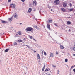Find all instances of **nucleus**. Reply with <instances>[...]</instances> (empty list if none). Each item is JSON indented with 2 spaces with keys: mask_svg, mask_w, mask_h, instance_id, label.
I'll list each match as a JSON object with an SVG mask.
<instances>
[{
  "mask_svg": "<svg viewBox=\"0 0 75 75\" xmlns=\"http://www.w3.org/2000/svg\"><path fill=\"white\" fill-rule=\"evenodd\" d=\"M42 60H43V58H42Z\"/></svg>",
  "mask_w": 75,
  "mask_h": 75,
  "instance_id": "52",
  "label": "nucleus"
},
{
  "mask_svg": "<svg viewBox=\"0 0 75 75\" xmlns=\"http://www.w3.org/2000/svg\"><path fill=\"white\" fill-rule=\"evenodd\" d=\"M67 24L69 25V24H71V22L70 21H68L67 22Z\"/></svg>",
  "mask_w": 75,
  "mask_h": 75,
  "instance_id": "12",
  "label": "nucleus"
},
{
  "mask_svg": "<svg viewBox=\"0 0 75 75\" xmlns=\"http://www.w3.org/2000/svg\"><path fill=\"white\" fill-rule=\"evenodd\" d=\"M44 52V50H43L42 52V54H43V52Z\"/></svg>",
  "mask_w": 75,
  "mask_h": 75,
  "instance_id": "44",
  "label": "nucleus"
},
{
  "mask_svg": "<svg viewBox=\"0 0 75 75\" xmlns=\"http://www.w3.org/2000/svg\"><path fill=\"white\" fill-rule=\"evenodd\" d=\"M58 4H59V3H58V2L57 3V2L56 3V5H58Z\"/></svg>",
  "mask_w": 75,
  "mask_h": 75,
  "instance_id": "37",
  "label": "nucleus"
},
{
  "mask_svg": "<svg viewBox=\"0 0 75 75\" xmlns=\"http://www.w3.org/2000/svg\"><path fill=\"white\" fill-rule=\"evenodd\" d=\"M48 75H50V74H49Z\"/></svg>",
  "mask_w": 75,
  "mask_h": 75,
  "instance_id": "62",
  "label": "nucleus"
},
{
  "mask_svg": "<svg viewBox=\"0 0 75 75\" xmlns=\"http://www.w3.org/2000/svg\"><path fill=\"white\" fill-rule=\"evenodd\" d=\"M20 25H21L22 24V23H20Z\"/></svg>",
  "mask_w": 75,
  "mask_h": 75,
  "instance_id": "47",
  "label": "nucleus"
},
{
  "mask_svg": "<svg viewBox=\"0 0 75 75\" xmlns=\"http://www.w3.org/2000/svg\"><path fill=\"white\" fill-rule=\"evenodd\" d=\"M11 1V0H8V2H10Z\"/></svg>",
  "mask_w": 75,
  "mask_h": 75,
  "instance_id": "46",
  "label": "nucleus"
},
{
  "mask_svg": "<svg viewBox=\"0 0 75 75\" xmlns=\"http://www.w3.org/2000/svg\"><path fill=\"white\" fill-rule=\"evenodd\" d=\"M21 1L22 2H24V1H25V0H21Z\"/></svg>",
  "mask_w": 75,
  "mask_h": 75,
  "instance_id": "36",
  "label": "nucleus"
},
{
  "mask_svg": "<svg viewBox=\"0 0 75 75\" xmlns=\"http://www.w3.org/2000/svg\"><path fill=\"white\" fill-rule=\"evenodd\" d=\"M22 42V40H18V42Z\"/></svg>",
  "mask_w": 75,
  "mask_h": 75,
  "instance_id": "17",
  "label": "nucleus"
},
{
  "mask_svg": "<svg viewBox=\"0 0 75 75\" xmlns=\"http://www.w3.org/2000/svg\"><path fill=\"white\" fill-rule=\"evenodd\" d=\"M16 35H21V33L20 32H18L17 33Z\"/></svg>",
  "mask_w": 75,
  "mask_h": 75,
  "instance_id": "8",
  "label": "nucleus"
},
{
  "mask_svg": "<svg viewBox=\"0 0 75 75\" xmlns=\"http://www.w3.org/2000/svg\"><path fill=\"white\" fill-rule=\"evenodd\" d=\"M65 62H68V59H65Z\"/></svg>",
  "mask_w": 75,
  "mask_h": 75,
  "instance_id": "25",
  "label": "nucleus"
},
{
  "mask_svg": "<svg viewBox=\"0 0 75 75\" xmlns=\"http://www.w3.org/2000/svg\"><path fill=\"white\" fill-rule=\"evenodd\" d=\"M28 12H29V13H30V12H31V11H30L29 10H28Z\"/></svg>",
  "mask_w": 75,
  "mask_h": 75,
  "instance_id": "30",
  "label": "nucleus"
},
{
  "mask_svg": "<svg viewBox=\"0 0 75 75\" xmlns=\"http://www.w3.org/2000/svg\"><path fill=\"white\" fill-rule=\"evenodd\" d=\"M33 4L34 5H35V6H37V3L36 2V1L35 0L33 2Z\"/></svg>",
  "mask_w": 75,
  "mask_h": 75,
  "instance_id": "6",
  "label": "nucleus"
},
{
  "mask_svg": "<svg viewBox=\"0 0 75 75\" xmlns=\"http://www.w3.org/2000/svg\"><path fill=\"white\" fill-rule=\"evenodd\" d=\"M39 13H40V11H39Z\"/></svg>",
  "mask_w": 75,
  "mask_h": 75,
  "instance_id": "59",
  "label": "nucleus"
},
{
  "mask_svg": "<svg viewBox=\"0 0 75 75\" xmlns=\"http://www.w3.org/2000/svg\"><path fill=\"white\" fill-rule=\"evenodd\" d=\"M54 25H55V26H56V27H57V26H58V25L56 23H55Z\"/></svg>",
  "mask_w": 75,
  "mask_h": 75,
  "instance_id": "38",
  "label": "nucleus"
},
{
  "mask_svg": "<svg viewBox=\"0 0 75 75\" xmlns=\"http://www.w3.org/2000/svg\"><path fill=\"white\" fill-rule=\"evenodd\" d=\"M35 28H36V29H37V30H39L40 29V28H39L37 27V26H36V27Z\"/></svg>",
  "mask_w": 75,
  "mask_h": 75,
  "instance_id": "27",
  "label": "nucleus"
},
{
  "mask_svg": "<svg viewBox=\"0 0 75 75\" xmlns=\"http://www.w3.org/2000/svg\"><path fill=\"white\" fill-rule=\"evenodd\" d=\"M66 66H67V67H68V65H66Z\"/></svg>",
  "mask_w": 75,
  "mask_h": 75,
  "instance_id": "54",
  "label": "nucleus"
},
{
  "mask_svg": "<svg viewBox=\"0 0 75 75\" xmlns=\"http://www.w3.org/2000/svg\"><path fill=\"white\" fill-rule=\"evenodd\" d=\"M61 10L63 12H65V10L64 8H62L61 9Z\"/></svg>",
  "mask_w": 75,
  "mask_h": 75,
  "instance_id": "13",
  "label": "nucleus"
},
{
  "mask_svg": "<svg viewBox=\"0 0 75 75\" xmlns=\"http://www.w3.org/2000/svg\"><path fill=\"white\" fill-rule=\"evenodd\" d=\"M69 31H71V29H69Z\"/></svg>",
  "mask_w": 75,
  "mask_h": 75,
  "instance_id": "49",
  "label": "nucleus"
},
{
  "mask_svg": "<svg viewBox=\"0 0 75 75\" xmlns=\"http://www.w3.org/2000/svg\"><path fill=\"white\" fill-rule=\"evenodd\" d=\"M59 0H56L55 1H54V3H57V2H58V1H59Z\"/></svg>",
  "mask_w": 75,
  "mask_h": 75,
  "instance_id": "18",
  "label": "nucleus"
},
{
  "mask_svg": "<svg viewBox=\"0 0 75 75\" xmlns=\"http://www.w3.org/2000/svg\"><path fill=\"white\" fill-rule=\"evenodd\" d=\"M73 56H74V57H75V54H73Z\"/></svg>",
  "mask_w": 75,
  "mask_h": 75,
  "instance_id": "50",
  "label": "nucleus"
},
{
  "mask_svg": "<svg viewBox=\"0 0 75 75\" xmlns=\"http://www.w3.org/2000/svg\"><path fill=\"white\" fill-rule=\"evenodd\" d=\"M33 26L34 28H36L37 27V25H33Z\"/></svg>",
  "mask_w": 75,
  "mask_h": 75,
  "instance_id": "20",
  "label": "nucleus"
},
{
  "mask_svg": "<svg viewBox=\"0 0 75 75\" xmlns=\"http://www.w3.org/2000/svg\"><path fill=\"white\" fill-rule=\"evenodd\" d=\"M73 50L75 51V47H73Z\"/></svg>",
  "mask_w": 75,
  "mask_h": 75,
  "instance_id": "29",
  "label": "nucleus"
},
{
  "mask_svg": "<svg viewBox=\"0 0 75 75\" xmlns=\"http://www.w3.org/2000/svg\"><path fill=\"white\" fill-rule=\"evenodd\" d=\"M34 11H35V10H34Z\"/></svg>",
  "mask_w": 75,
  "mask_h": 75,
  "instance_id": "64",
  "label": "nucleus"
},
{
  "mask_svg": "<svg viewBox=\"0 0 75 75\" xmlns=\"http://www.w3.org/2000/svg\"><path fill=\"white\" fill-rule=\"evenodd\" d=\"M8 51H9V49H7L5 50V52H8Z\"/></svg>",
  "mask_w": 75,
  "mask_h": 75,
  "instance_id": "9",
  "label": "nucleus"
},
{
  "mask_svg": "<svg viewBox=\"0 0 75 75\" xmlns=\"http://www.w3.org/2000/svg\"><path fill=\"white\" fill-rule=\"evenodd\" d=\"M69 5L70 6V7H72V4L71 3H69Z\"/></svg>",
  "mask_w": 75,
  "mask_h": 75,
  "instance_id": "21",
  "label": "nucleus"
},
{
  "mask_svg": "<svg viewBox=\"0 0 75 75\" xmlns=\"http://www.w3.org/2000/svg\"><path fill=\"white\" fill-rule=\"evenodd\" d=\"M57 73L58 74H59V71L57 70Z\"/></svg>",
  "mask_w": 75,
  "mask_h": 75,
  "instance_id": "23",
  "label": "nucleus"
},
{
  "mask_svg": "<svg viewBox=\"0 0 75 75\" xmlns=\"http://www.w3.org/2000/svg\"><path fill=\"white\" fill-rule=\"evenodd\" d=\"M67 4L66 3H64L63 4V7H66V6H67Z\"/></svg>",
  "mask_w": 75,
  "mask_h": 75,
  "instance_id": "14",
  "label": "nucleus"
},
{
  "mask_svg": "<svg viewBox=\"0 0 75 75\" xmlns=\"http://www.w3.org/2000/svg\"><path fill=\"white\" fill-rule=\"evenodd\" d=\"M29 10H30L31 11H32V9H31V8H29Z\"/></svg>",
  "mask_w": 75,
  "mask_h": 75,
  "instance_id": "35",
  "label": "nucleus"
},
{
  "mask_svg": "<svg viewBox=\"0 0 75 75\" xmlns=\"http://www.w3.org/2000/svg\"><path fill=\"white\" fill-rule=\"evenodd\" d=\"M1 23H2L3 24H5L6 23V21L2 20Z\"/></svg>",
  "mask_w": 75,
  "mask_h": 75,
  "instance_id": "11",
  "label": "nucleus"
},
{
  "mask_svg": "<svg viewBox=\"0 0 75 75\" xmlns=\"http://www.w3.org/2000/svg\"><path fill=\"white\" fill-rule=\"evenodd\" d=\"M34 52H36V51L35 50L34 51Z\"/></svg>",
  "mask_w": 75,
  "mask_h": 75,
  "instance_id": "51",
  "label": "nucleus"
},
{
  "mask_svg": "<svg viewBox=\"0 0 75 75\" xmlns=\"http://www.w3.org/2000/svg\"><path fill=\"white\" fill-rule=\"evenodd\" d=\"M33 39V40H34V41H37V40L35 39Z\"/></svg>",
  "mask_w": 75,
  "mask_h": 75,
  "instance_id": "43",
  "label": "nucleus"
},
{
  "mask_svg": "<svg viewBox=\"0 0 75 75\" xmlns=\"http://www.w3.org/2000/svg\"><path fill=\"white\" fill-rule=\"evenodd\" d=\"M49 23H52V20H49Z\"/></svg>",
  "mask_w": 75,
  "mask_h": 75,
  "instance_id": "24",
  "label": "nucleus"
},
{
  "mask_svg": "<svg viewBox=\"0 0 75 75\" xmlns=\"http://www.w3.org/2000/svg\"><path fill=\"white\" fill-rule=\"evenodd\" d=\"M74 59H75V58H74Z\"/></svg>",
  "mask_w": 75,
  "mask_h": 75,
  "instance_id": "61",
  "label": "nucleus"
},
{
  "mask_svg": "<svg viewBox=\"0 0 75 75\" xmlns=\"http://www.w3.org/2000/svg\"><path fill=\"white\" fill-rule=\"evenodd\" d=\"M15 6L16 5L13 4H12L10 5V6L12 8H14Z\"/></svg>",
  "mask_w": 75,
  "mask_h": 75,
  "instance_id": "2",
  "label": "nucleus"
},
{
  "mask_svg": "<svg viewBox=\"0 0 75 75\" xmlns=\"http://www.w3.org/2000/svg\"><path fill=\"white\" fill-rule=\"evenodd\" d=\"M48 8H50V7H48Z\"/></svg>",
  "mask_w": 75,
  "mask_h": 75,
  "instance_id": "58",
  "label": "nucleus"
},
{
  "mask_svg": "<svg viewBox=\"0 0 75 75\" xmlns=\"http://www.w3.org/2000/svg\"><path fill=\"white\" fill-rule=\"evenodd\" d=\"M45 65H44L42 69V71H44V69H45Z\"/></svg>",
  "mask_w": 75,
  "mask_h": 75,
  "instance_id": "10",
  "label": "nucleus"
},
{
  "mask_svg": "<svg viewBox=\"0 0 75 75\" xmlns=\"http://www.w3.org/2000/svg\"><path fill=\"white\" fill-rule=\"evenodd\" d=\"M56 55H58V51H57L56 52Z\"/></svg>",
  "mask_w": 75,
  "mask_h": 75,
  "instance_id": "34",
  "label": "nucleus"
},
{
  "mask_svg": "<svg viewBox=\"0 0 75 75\" xmlns=\"http://www.w3.org/2000/svg\"><path fill=\"white\" fill-rule=\"evenodd\" d=\"M75 65H74L73 66H71V67L72 68H74V67H75Z\"/></svg>",
  "mask_w": 75,
  "mask_h": 75,
  "instance_id": "40",
  "label": "nucleus"
},
{
  "mask_svg": "<svg viewBox=\"0 0 75 75\" xmlns=\"http://www.w3.org/2000/svg\"><path fill=\"white\" fill-rule=\"evenodd\" d=\"M69 10L70 11H72L73 10V9L72 8L70 9H69Z\"/></svg>",
  "mask_w": 75,
  "mask_h": 75,
  "instance_id": "32",
  "label": "nucleus"
},
{
  "mask_svg": "<svg viewBox=\"0 0 75 75\" xmlns=\"http://www.w3.org/2000/svg\"><path fill=\"white\" fill-rule=\"evenodd\" d=\"M33 28L31 27H29L28 28H27L25 29V31H31L33 30Z\"/></svg>",
  "mask_w": 75,
  "mask_h": 75,
  "instance_id": "1",
  "label": "nucleus"
},
{
  "mask_svg": "<svg viewBox=\"0 0 75 75\" xmlns=\"http://www.w3.org/2000/svg\"><path fill=\"white\" fill-rule=\"evenodd\" d=\"M73 71L75 73V69H73Z\"/></svg>",
  "mask_w": 75,
  "mask_h": 75,
  "instance_id": "42",
  "label": "nucleus"
},
{
  "mask_svg": "<svg viewBox=\"0 0 75 75\" xmlns=\"http://www.w3.org/2000/svg\"><path fill=\"white\" fill-rule=\"evenodd\" d=\"M23 35L24 36H25V35Z\"/></svg>",
  "mask_w": 75,
  "mask_h": 75,
  "instance_id": "56",
  "label": "nucleus"
},
{
  "mask_svg": "<svg viewBox=\"0 0 75 75\" xmlns=\"http://www.w3.org/2000/svg\"><path fill=\"white\" fill-rule=\"evenodd\" d=\"M47 71H48V69L47 68L45 70V72H47Z\"/></svg>",
  "mask_w": 75,
  "mask_h": 75,
  "instance_id": "22",
  "label": "nucleus"
},
{
  "mask_svg": "<svg viewBox=\"0 0 75 75\" xmlns=\"http://www.w3.org/2000/svg\"><path fill=\"white\" fill-rule=\"evenodd\" d=\"M44 54L45 55H47V53H46L45 52H44Z\"/></svg>",
  "mask_w": 75,
  "mask_h": 75,
  "instance_id": "28",
  "label": "nucleus"
},
{
  "mask_svg": "<svg viewBox=\"0 0 75 75\" xmlns=\"http://www.w3.org/2000/svg\"><path fill=\"white\" fill-rule=\"evenodd\" d=\"M0 49H1V48H0Z\"/></svg>",
  "mask_w": 75,
  "mask_h": 75,
  "instance_id": "63",
  "label": "nucleus"
},
{
  "mask_svg": "<svg viewBox=\"0 0 75 75\" xmlns=\"http://www.w3.org/2000/svg\"><path fill=\"white\" fill-rule=\"evenodd\" d=\"M37 57L38 59H39L40 60L41 59L40 58V55H39V54H38Z\"/></svg>",
  "mask_w": 75,
  "mask_h": 75,
  "instance_id": "7",
  "label": "nucleus"
},
{
  "mask_svg": "<svg viewBox=\"0 0 75 75\" xmlns=\"http://www.w3.org/2000/svg\"><path fill=\"white\" fill-rule=\"evenodd\" d=\"M47 28L49 30H51V28H50V25L49 24H47Z\"/></svg>",
  "mask_w": 75,
  "mask_h": 75,
  "instance_id": "4",
  "label": "nucleus"
},
{
  "mask_svg": "<svg viewBox=\"0 0 75 75\" xmlns=\"http://www.w3.org/2000/svg\"><path fill=\"white\" fill-rule=\"evenodd\" d=\"M14 45H17V43L16 42H14Z\"/></svg>",
  "mask_w": 75,
  "mask_h": 75,
  "instance_id": "33",
  "label": "nucleus"
},
{
  "mask_svg": "<svg viewBox=\"0 0 75 75\" xmlns=\"http://www.w3.org/2000/svg\"><path fill=\"white\" fill-rule=\"evenodd\" d=\"M50 57H52L54 56V54L52 53L50 54Z\"/></svg>",
  "mask_w": 75,
  "mask_h": 75,
  "instance_id": "15",
  "label": "nucleus"
},
{
  "mask_svg": "<svg viewBox=\"0 0 75 75\" xmlns=\"http://www.w3.org/2000/svg\"><path fill=\"white\" fill-rule=\"evenodd\" d=\"M13 16L14 17V18H16L17 19H18V16H17V15L16 14V13H14L13 15Z\"/></svg>",
  "mask_w": 75,
  "mask_h": 75,
  "instance_id": "3",
  "label": "nucleus"
},
{
  "mask_svg": "<svg viewBox=\"0 0 75 75\" xmlns=\"http://www.w3.org/2000/svg\"><path fill=\"white\" fill-rule=\"evenodd\" d=\"M52 67H54V68H56V67H57L56 66H54V65H52Z\"/></svg>",
  "mask_w": 75,
  "mask_h": 75,
  "instance_id": "31",
  "label": "nucleus"
},
{
  "mask_svg": "<svg viewBox=\"0 0 75 75\" xmlns=\"http://www.w3.org/2000/svg\"><path fill=\"white\" fill-rule=\"evenodd\" d=\"M51 11H52V9H51Z\"/></svg>",
  "mask_w": 75,
  "mask_h": 75,
  "instance_id": "53",
  "label": "nucleus"
},
{
  "mask_svg": "<svg viewBox=\"0 0 75 75\" xmlns=\"http://www.w3.org/2000/svg\"><path fill=\"white\" fill-rule=\"evenodd\" d=\"M74 47H75V44H74Z\"/></svg>",
  "mask_w": 75,
  "mask_h": 75,
  "instance_id": "57",
  "label": "nucleus"
},
{
  "mask_svg": "<svg viewBox=\"0 0 75 75\" xmlns=\"http://www.w3.org/2000/svg\"><path fill=\"white\" fill-rule=\"evenodd\" d=\"M60 48L61 49H64V46L62 45H60Z\"/></svg>",
  "mask_w": 75,
  "mask_h": 75,
  "instance_id": "16",
  "label": "nucleus"
},
{
  "mask_svg": "<svg viewBox=\"0 0 75 75\" xmlns=\"http://www.w3.org/2000/svg\"><path fill=\"white\" fill-rule=\"evenodd\" d=\"M35 20H37V19H35Z\"/></svg>",
  "mask_w": 75,
  "mask_h": 75,
  "instance_id": "55",
  "label": "nucleus"
},
{
  "mask_svg": "<svg viewBox=\"0 0 75 75\" xmlns=\"http://www.w3.org/2000/svg\"><path fill=\"white\" fill-rule=\"evenodd\" d=\"M29 37L30 39H33V37H32L31 36H30Z\"/></svg>",
  "mask_w": 75,
  "mask_h": 75,
  "instance_id": "26",
  "label": "nucleus"
},
{
  "mask_svg": "<svg viewBox=\"0 0 75 75\" xmlns=\"http://www.w3.org/2000/svg\"><path fill=\"white\" fill-rule=\"evenodd\" d=\"M49 70L50 71V72H51V70H50V69H49Z\"/></svg>",
  "mask_w": 75,
  "mask_h": 75,
  "instance_id": "45",
  "label": "nucleus"
},
{
  "mask_svg": "<svg viewBox=\"0 0 75 75\" xmlns=\"http://www.w3.org/2000/svg\"><path fill=\"white\" fill-rule=\"evenodd\" d=\"M72 68L71 67L70 68V72H71V71L72 70Z\"/></svg>",
  "mask_w": 75,
  "mask_h": 75,
  "instance_id": "41",
  "label": "nucleus"
},
{
  "mask_svg": "<svg viewBox=\"0 0 75 75\" xmlns=\"http://www.w3.org/2000/svg\"><path fill=\"white\" fill-rule=\"evenodd\" d=\"M3 34H4V33H3Z\"/></svg>",
  "mask_w": 75,
  "mask_h": 75,
  "instance_id": "60",
  "label": "nucleus"
},
{
  "mask_svg": "<svg viewBox=\"0 0 75 75\" xmlns=\"http://www.w3.org/2000/svg\"><path fill=\"white\" fill-rule=\"evenodd\" d=\"M13 17L12 16L10 18L8 19V20L10 21V22H11V21H12V20H13Z\"/></svg>",
  "mask_w": 75,
  "mask_h": 75,
  "instance_id": "5",
  "label": "nucleus"
},
{
  "mask_svg": "<svg viewBox=\"0 0 75 75\" xmlns=\"http://www.w3.org/2000/svg\"><path fill=\"white\" fill-rule=\"evenodd\" d=\"M8 21H6L5 23H7V24H8Z\"/></svg>",
  "mask_w": 75,
  "mask_h": 75,
  "instance_id": "39",
  "label": "nucleus"
},
{
  "mask_svg": "<svg viewBox=\"0 0 75 75\" xmlns=\"http://www.w3.org/2000/svg\"><path fill=\"white\" fill-rule=\"evenodd\" d=\"M25 45V46H27V47L29 48H30V46L26 45Z\"/></svg>",
  "mask_w": 75,
  "mask_h": 75,
  "instance_id": "19",
  "label": "nucleus"
},
{
  "mask_svg": "<svg viewBox=\"0 0 75 75\" xmlns=\"http://www.w3.org/2000/svg\"><path fill=\"white\" fill-rule=\"evenodd\" d=\"M26 40L25 38H24L23 39V40Z\"/></svg>",
  "mask_w": 75,
  "mask_h": 75,
  "instance_id": "48",
  "label": "nucleus"
}]
</instances>
